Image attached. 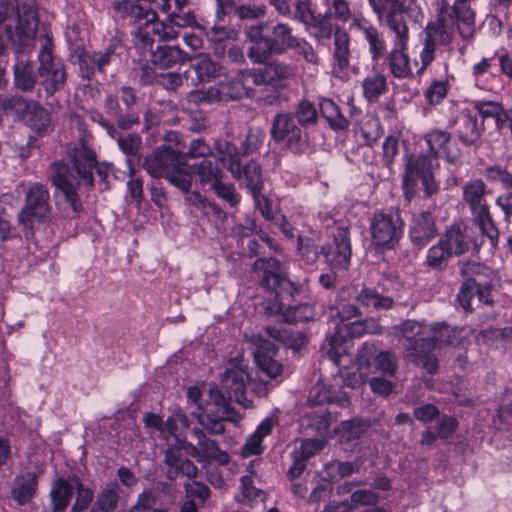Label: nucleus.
<instances>
[{"label":"nucleus","instance_id":"5","mask_svg":"<svg viewBox=\"0 0 512 512\" xmlns=\"http://www.w3.org/2000/svg\"><path fill=\"white\" fill-rule=\"evenodd\" d=\"M404 221L398 211L376 212L369 223L371 245L376 250H392L404 232Z\"/></svg>","mask_w":512,"mask_h":512},{"label":"nucleus","instance_id":"43","mask_svg":"<svg viewBox=\"0 0 512 512\" xmlns=\"http://www.w3.org/2000/svg\"><path fill=\"white\" fill-rule=\"evenodd\" d=\"M265 332L269 337L282 342L285 346L293 349H301L307 343L306 336L299 331L267 326L265 327Z\"/></svg>","mask_w":512,"mask_h":512},{"label":"nucleus","instance_id":"32","mask_svg":"<svg viewBox=\"0 0 512 512\" xmlns=\"http://www.w3.org/2000/svg\"><path fill=\"white\" fill-rule=\"evenodd\" d=\"M333 69L334 71H345L350 65V36L340 26H336V33L333 39Z\"/></svg>","mask_w":512,"mask_h":512},{"label":"nucleus","instance_id":"35","mask_svg":"<svg viewBox=\"0 0 512 512\" xmlns=\"http://www.w3.org/2000/svg\"><path fill=\"white\" fill-rule=\"evenodd\" d=\"M118 56L115 53L114 47H108L104 52H98L90 54H84L80 57V68L81 70L86 67L84 72L86 76H89L95 70L103 72L105 68L111 63L117 60Z\"/></svg>","mask_w":512,"mask_h":512},{"label":"nucleus","instance_id":"56","mask_svg":"<svg viewBox=\"0 0 512 512\" xmlns=\"http://www.w3.org/2000/svg\"><path fill=\"white\" fill-rule=\"evenodd\" d=\"M361 463L360 461L355 462H341V461H332L326 465V470L328 476L331 480H335L337 478H344L356 473L360 470Z\"/></svg>","mask_w":512,"mask_h":512},{"label":"nucleus","instance_id":"47","mask_svg":"<svg viewBox=\"0 0 512 512\" xmlns=\"http://www.w3.org/2000/svg\"><path fill=\"white\" fill-rule=\"evenodd\" d=\"M453 255L440 239L431 246L426 254L425 264L433 270L445 269Z\"/></svg>","mask_w":512,"mask_h":512},{"label":"nucleus","instance_id":"12","mask_svg":"<svg viewBox=\"0 0 512 512\" xmlns=\"http://www.w3.org/2000/svg\"><path fill=\"white\" fill-rule=\"evenodd\" d=\"M391 40L392 49L384 56L390 73L398 79L411 78L413 71L408 54L410 33L391 35Z\"/></svg>","mask_w":512,"mask_h":512},{"label":"nucleus","instance_id":"22","mask_svg":"<svg viewBox=\"0 0 512 512\" xmlns=\"http://www.w3.org/2000/svg\"><path fill=\"white\" fill-rule=\"evenodd\" d=\"M409 238L418 248L425 247L438 235L436 223L430 212L421 211L413 214L409 225Z\"/></svg>","mask_w":512,"mask_h":512},{"label":"nucleus","instance_id":"17","mask_svg":"<svg viewBox=\"0 0 512 512\" xmlns=\"http://www.w3.org/2000/svg\"><path fill=\"white\" fill-rule=\"evenodd\" d=\"M350 28L362 33L373 61L384 58L387 52V44L383 33L376 26L363 16H354Z\"/></svg>","mask_w":512,"mask_h":512},{"label":"nucleus","instance_id":"8","mask_svg":"<svg viewBox=\"0 0 512 512\" xmlns=\"http://www.w3.org/2000/svg\"><path fill=\"white\" fill-rule=\"evenodd\" d=\"M270 134L276 143L284 144L295 153H299L306 142L301 126L291 113L276 114L271 123Z\"/></svg>","mask_w":512,"mask_h":512},{"label":"nucleus","instance_id":"16","mask_svg":"<svg viewBox=\"0 0 512 512\" xmlns=\"http://www.w3.org/2000/svg\"><path fill=\"white\" fill-rule=\"evenodd\" d=\"M255 272H262L263 284L267 289L280 294L286 287H291V281L286 277L285 271L275 258H260L253 264Z\"/></svg>","mask_w":512,"mask_h":512},{"label":"nucleus","instance_id":"52","mask_svg":"<svg viewBox=\"0 0 512 512\" xmlns=\"http://www.w3.org/2000/svg\"><path fill=\"white\" fill-rule=\"evenodd\" d=\"M293 116L301 127L314 126L318 122V110L307 99H302L296 104Z\"/></svg>","mask_w":512,"mask_h":512},{"label":"nucleus","instance_id":"38","mask_svg":"<svg viewBox=\"0 0 512 512\" xmlns=\"http://www.w3.org/2000/svg\"><path fill=\"white\" fill-rule=\"evenodd\" d=\"M295 67L280 60H273L266 63L265 74L268 82L278 88H286V81L295 76Z\"/></svg>","mask_w":512,"mask_h":512},{"label":"nucleus","instance_id":"33","mask_svg":"<svg viewBox=\"0 0 512 512\" xmlns=\"http://www.w3.org/2000/svg\"><path fill=\"white\" fill-rule=\"evenodd\" d=\"M37 476L34 472H26L15 477L11 489L14 501L19 505L30 502L36 494Z\"/></svg>","mask_w":512,"mask_h":512},{"label":"nucleus","instance_id":"48","mask_svg":"<svg viewBox=\"0 0 512 512\" xmlns=\"http://www.w3.org/2000/svg\"><path fill=\"white\" fill-rule=\"evenodd\" d=\"M356 300L362 306L375 309H390L394 304L391 297L381 295L373 288H363L356 296Z\"/></svg>","mask_w":512,"mask_h":512},{"label":"nucleus","instance_id":"24","mask_svg":"<svg viewBox=\"0 0 512 512\" xmlns=\"http://www.w3.org/2000/svg\"><path fill=\"white\" fill-rule=\"evenodd\" d=\"M440 240L455 256L466 253L472 245H476L473 242L472 230L462 223H455L447 228Z\"/></svg>","mask_w":512,"mask_h":512},{"label":"nucleus","instance_id":"57","mask_svg":"<svg viewBox=\"0 0 512 512\" xmlns=\"http://www.w3.org/2000/svg\"><path fill=\"white\" fill-rule=\"evenodd\" d=\"M192 417L197 419L198 423L202 426L201 429L205 430L211 435H221L225 432V427L221 419L213 418L210 415L203 413V408L198 407L197 411L191 413Z\"/></svg>","mask_w":512,"mask_h":512},{"label":"nucleus","instance_id":"36","mask_svg":"<svg viewBox=\"0 0 512 512\" xmlns=\"http://www.w3.org/2000/svg\"><path fill=\"white\" fill-rule=\"evenodd\" d=\"M494 279L495 274L490 269V273H485L484 275V272H481V275L477 276V278L472 280H465L457 295L460 305L466 311L472 310V295L475 288L483 287L485 285H492Z\"/></svg>","mask_w":512,"mask_h":512},{"label":"nucleus","instance_id":"13","mask_svg":"<svg viewBox=\"0 0 512 512\" xmlns=\"http://www.w3.org/2000/svg\"><path fill=\"white\" fill-rule=\"evenodd\" d=\"M245 339L255 346L254 359L258 367L270 378L279 376L283 367L273 358L278 351L277 346L260 334H252Z\"/></svg>","mask_w":512,"mask_h":512},{"label":"nucleus","instance_id":"44","mask_svg":"<svg viewBox=\"0 0 512 512\" xmlns=\"http://www.w3.org/2000/svg\"><path fill=\"white\" fill-rule=\"evenodd\" d=\"M297 36L292 33V28L282 22L277 23L272 28V37L270 40L276 49V55H282L291 48Z\"/></svg>","mask_w":512,"mask_h":512},{"label":"nucleus","instance_id":"41","mask_svg":"<svg viewBox=\"0 0 512 512\" xmlns=\"http://www.w3.org/2000/svg\"><path fill=\"white\" fill-rule=\"evenodd\" d=\"M153 0H114L111 3L113 16L117 19L128 20L133 23L138 20L137 9L153 10L150 7H144L141 2L151 3Z\"/></svg>","mask_w":512,"mask_h":512},{"label":"nucleus","instance_id":"31","mask_svg":"<svg viewBox=\"0 0 512 512\" xmlns=\"http://www.w3.org/2000/svg\"><path fill=\"white\" fill-rule=\"evenodd\" d=\"M71 158L74 168L77 171L80 179L84 182V184L92 185V170L96 164V157L94 152L90 148L84 145H80L79 147L75 148Z\"/></svg>","mask_w":512,"mask_h":512},{"label":"nucleus","instance_id":"21","mask_svg":"<svg viewBox=\"0 0 512 512\" xmlns=\"http://www.w3.org/2000/svg\"><path fill=\"white\" fill-rule=\"evenodd\" d=\"M320 253L334 268L347 269L352 254L348 229L338 228L334 235V247L323 246Z\"/></svg>","mask_w":512,"mask_h":512},{"label":"nucleus","instance_id":"50","mask_svg":"<svg viewBox=\"0 0 512 512\" xmlns=\"http://www.w3.org/2000/svg\"><path fill=\"white\" fill-rule=\"evenodd\" d=\"M201 185H211L213 188L222 178V172L216 164L210 160H202L193 166Z\"/></svg>","mask_w":512,"mask_h":512},{"label":"nucleus","instance_id":"39","mask_svg":"<svg viewBox=\"0 0 512 512\" xmlns=\"http://www.w3.org/2000/svg\"><path fill=\"white\" fill-rule=\"evenodd\" d=\"M319 109L323 118L333 131H346L349 128L348 119L341 113L334 101L323 98L319 103Z\"/></svg>","mask_w":512,"mask_h":512},{"label":"nucleus","instance_id":"58","mask_svg":"<svg viewBox=\"0 0 512 512\" xmlns=\"http://www.w3.org/2000/svg\"><path fill=\"white\" fill-rule=\"evenodd\" d=\"M453 33L451 29L444 23H436L428 25L425 31V38L432 42V45L443 44L448 45L452 41Z\"/></svg>","mask_w":512,"mask_h":512},{"label":"nucleus","instance_id":"7","mask_svg":"<svg viewBox=\"0 0 512 512\" xmlns=\"http://www.w3.org/2000/svg\"><path fill=\"white\" fill-rule=\"evenodd\" d=\"M18 219L25 227L32 228L35 223H44L51 219L50 194L45 185L31 183L25 197V206Z\"/></svg>","mask_w":512,"mask_h":512},{"label":"nucleus","instance_id":"63","mask_svg":"<svg viewBox=\"0 0 512 512\" xmlns=\"http://www.w3.org/2000/svg\"><path fill=\"white\" fill-rule=\"evenodd\" d=\"M435 46L432 45L430 40L424 38L422 50L419 53V60H414V66L416 68V75L422 76L427 67L435 59Z\"/></svg>","mask_w":512,"mask_h":512},{"label":"nucleus","instance_id":"59","mask_svg":"<svg viewBox=\"0 0 512 512\" xmlns=\"http://www.w3.org/2000/svg\"><path fill=\"white\" fill-rule=\"evenodd\" d=\"M75 493L76 499L71 507V512H83L92 503L94 492L91 488L85 486L83 482L78 478L76 479Z\"/></svg>","mask_w":512,"mask_h":512},{"label":"nucleus","instance_id":"54","mask_svg":"<svg viewBox=\"0 0 512 512\" xmlns=\"http://www.w3.org/2000/svg\"><path fill=\"white\" fill-rule=\"evenodd\" d=\"M222 94L223 90H221L220 84H216L205 90L191 91L187 97L189 102L195 104H211L224 101Z\"/></svg>","mask_w":512,"mask_h":512},{"label":"nucleus","instance_id":"34","mask_svg":"<svg viewBox=\"0 0 512 512\" xmlns=\"http://www.w3.org/2000/svg\"><path fill=\"white\" fill-rule=\"evenodd\" d=\"M274 425L275 420L273 418H265L258 425L256 431L247 438L246 443L241 449L242 456L249 457L261 454L264 450L262 441L266 436L271 434Z\"/></svg>","mask_w":512,"mask_h":512},{"label":"nucleus","instance_id":"11","mask_svg":"<svg viewBox=\"0 0 512 512\" xmlns=\"http://www.w3.org/2000/svg\"><path fill=\"white\" fill-rule=\"evenodd\" d=\"M52 175L50 176L52 184L62 193L66 203L71 207L74 213L82 209V204L78 195L80 181L70 172L69 167L62 161L51 164Z\"/></svg>","mask_w":512,"mask_h":512},{"label":"nucleus","instance_id":"18","mask_svg":"<svg viewBox=\"0 0 512 512\" xmlns=\"http://www.w3.org/2000/svg\"><path fill=\"white\" fill-rule=\"evenodd\" d=\"M249 375L242 367L231 363L221 375L222 388L226 389L230 398H234L236 402L245 408L252 406V401L246 397V383Z\"/></svg>","mask_w":512,"mask_h":512},{"label":"nucleus","instance_id":"3","mask_svg":"<svg viewBox=\"0 0 512 512\" xmlns=\"http://www.w3.org/2000/svg\"><path fill=\"white\" fill-rule=\"evenodd\" d=\"M137 13L138 20L130 24L133 27L132 38L136 47L152 50L153 36H157L162 42L174 41L179 37V31L173 28L168 16L160 21L155 10L137 9Z\"/></svg>","mask_w":512,"mask_h":512},{"label":"nucleus","instance_id":"20","mask_svg":"<svg viewBox=\"0 0 512 512\" xmlns=\"http://www.w3.org/2000/svg\"><path fill=\"white\" fill-rule=\"evenodd\" d=\"M436 164L437 160L428 154H421L408 160L403 176V189L408 200L414 195L417 180L430 175Z\"/></svg>","mask_w":512,"mask_h":512},{"label":"nucleus","instance_id":"51","mask_svg":"<svg viewBox=\"0 0 512 512\" xmlns=\"http://www.w3.org/2000/svg\"><path fill=\"white\" fill-rule=\"evenodd\" d=\"M282 317L288 323L306 322L315 320L317 313L313 305L303 303L287 307L282 311Z\"/></svg>","mask_w":512,"mask_h":512},{"label":"nucleus","instance_id":"42","mask_svg":"<svg viewBox=\"0 0 512 512\" xmlns=\"http://www.w3.org/2000/svg\"><path fill=\"white\" fill-rule=\"evenodd\" d=\"M118 501L119 486L117 483H110L97 494L91 512H113Z\"/></svg>","mask_w":512,"mask_h":512},{"label":"nucleus","instance_id":"64","mask_svg":"<svg viewBox=\"0 0 512 512\" xmlns=\"http://www.w3.org/2000/svg\"><path fill=\"white\" fill-rule=\"evenodd\" d=\"M292 50L301 56L307 63L316 65L319 63V56L314 47L305 38L297 37L291 46Z\"/></svg>","mask_w":512,"mask_h":512},{"label":"nucleus","instance_id":"45","mask_svg":"<svg viewBox=\"0 0 512 512\" xmlns=\"http://www.w3.org/2000/svg\"><path fill=\"white\" fill-rule=\"evenodd\" d=\"M482 175L490 182H498L505 187L512 186V155H510L504 166L500 164L490 165L484 168Z\"/></svg>","mask_w":512,"mask_h":512},{"label":"nucleus","instance_id":"23","mask_svg":"<svg viewBox=\"0 0 512 512\" xmlns=\"http://www.w3.org/2000/svg\"><path fill=\"white\" fill-rule=\"evenodd\" d=\"M425 142L430 150V156L437 160L439 155L446 158L451 164H458L461 161V151L458 148L452 149L450 145V134L446 131L435 129L424 136Z\"/></svg>","mask_w":512,"mask_h":512},{"label":"nucleus","instance_id":"19","mask_svg":"<svg viewBox=\"0 0 512 512\" xmlns=\"http://www.w3.org/2000/svg\"><path fill=\"white\" fill-rule=\"evenodd\" d=\"M13 101L15 108L25 113V122L34 132L43 135L53 130L50 114L43 106L23 98Z\"/></svg>","mask_w":512,"mask_h":512},{"label":"nucleus","instance_id":"6","mask_svg":"<svg viewBox=\"0 0 512 512\" xmlns=\"http://www.w3.org/2000/svg\"><path fill=\"white\" fill-rule=\"evenodd\" d=\"M219 152L223 166L231 172L235 179L241 180L250 193H258L259 190H262L261 167L258 163L252 160L242 168L237 147L232 143L227 142L224 147H219Z\"/></svg>","mask_w":512,"mask_h":512},{"label":"nucleus","instance_id":"40","mask_svg":"<svg viewBox=\"0 0 512 512\" xmlns=\"http://www.w3.org/2000/svg\"><path fill=\"white\" fill-rule=\"evenodd\" d=\"M14 82L23 91H30L34 88L36 74L32 61L23 56L18 57L14 65Z\"/></svg>","mask_w":512,"mask_h":512},{"label":"nucleus","instance_id":"14","mask_svg":"<svg viewBox=\"0 0 512 512\" xmlns=\"http://www.w3.org/2000/svg\"><path fill=\"white\" fill-rule=\"evenodd\" d=\"M454 136L463 146L478 148L484 132L483 122H479L476 115L461 112L450 121Z\"/></svg>","mask_w":512,"mask_h":512},{"label":"nucleus","instance_id":"1","mask_svg":"<svg viewBox=\"0 0 512 512\" xmlns=\"http://www.w3.org/2000/svg\"><path fill=\"white\" fill-rule=\"evenodd\" d=\"M402 332L408 342L405 346L409 360L429 374H435L439 366L434 350L445 345H458L462 330L444 323L407 320L402 325Z\"/></svg>","mask_w":512,"mask_h":512},{"label":"nucleus","instance_id":"26","mask_svg":"<svg viewBox=\"0 0 512 512\" xmlns=\"http://www.w3.org/2000/svg\"><path fill=\"white\" fill-rule=\"evenodd\" d=\"M151 63L161 69L172 68L190 60L188 54L179 46L159 45L151 52Z\"/></svg>","mask_w":512,"mask_h":512},{"label":"nucleus","instance_id":"25","mask_svg":"<svg viewBox=\"0 0 512 512\" xmlns=\"http://www.w3.org/2000/svg\"><path fill=\"white\" fill-rule=\"evenodd\" d=\"M76 479L59 477L53 482L49 493L53 512H63L68 507L75 493Z\"/></svg>","mask_w":512,"mask_h":512},{"label":"nucleus","instance_id":"2","mask_svg":"<svg viewBox=\"0 0 512 512\" xmlns=\"http://www.w3.org/2000/svg\"><path fill=\"white\" fill-rule=\"evenodd\" d=\"M38 28L32 4L0 0V50L10 44L17 54L34 47Z\"/></svg>","mask_w":512,"mask_h":512},{"label":"nucleus","instance_id":"49","mask_svg":"<svg viewBox=\"0 0 512 512\" xmlns=\"http://www.w3.org/2000/svg\"><path fill=\"white\" fill-rule=\"evenodd\" d=\"M198 79L203 81H211L221 74L222 67L214 62L208 54H199L196 56V62L193 65Z\"/></svg>","mask_w":512,"mask_h":512},{"label":"nucleus","instance_id":"61","mask_svg":"<svg viewBox=\"0 0 512 512\" xmlns=\"http://www.w3.org/2000/svg\"><path fill=\"white\" fill-rule=\"evenodd\" d=\"M473 216L478 222L483 234L489 238L491 244L494 246L498 241L499 231L492 220L489 209H486L483 213H476Z\"/></svg>","mask_w":512,"mask_h":512},{"label":"nucleus","instance_id":"4","mask_svg":"<svg viewBox=\"0 0 512 512\" xmlns=\"http://www.w3.org/2000/svg\"><path fill=\"white\" fill-rule=\"evenodd\" d=\"M379 21H384L390 35L410 33L406 17L418 18L420 8L416 0H369Z\"/></svg>","mask_w":512,"mask_h":512},{"label":"nucleus","instance_id":"55","mask_svg":"<svg viewBox=\"0 0 512 512\" xmlns=\"http://www.w3.org/2000/svg\"><path fill=\"white\" fill-rule=\"evenodd\" d=\"M314 402L317 404L332 403L346 407L350 404V399L346 392L329 387L321 389L315 396Z\"/></svg>","mask_w":512,"mask_h":512},{"label":"nucleus","instance_id":"15","mask_svg":"<svg viewBox=\"0 0 512 512\" xmlns=\"http://www.w3.org/2000/svg\"><path fill=\"white\" fill-rule=\"evenodd\" d=\"M371 360L374 364V373L379 372L383 376L392 377L398 370V360L395 354L389 351H378L374 344L364 343L358 351V361L368 368Z\"/></svg>","mask_w":512,"mask_h":512},{"label":"nucleus","instance_id":"29","mask_svg":"<svg viewBox=\"0 0 512 512\" xmlns=\"http://www.w3.org/2000/svg\"><path fill=\"white\" fill-rule=\"evenodd\" d=\"M192 435L198 441L203 461L213 460L220 465H226L229 463L230 457L228 453L219 448L216 440L207 437L203 429L196 427L193 428Z\"/></svg>","mask_w":512,"mask_h":512},{"label":"nucleus","instance_id":"28","mask_svg":"<svg viewBox=\"0 0 512 512\" xmlns=\"http://www.w3.org/2000/svg\"><path fill=\"white\" fill-rule=\"evenodd\" d=\"M365 335L364 321L356 320L348 322L347 324H337L335 335L329 338V350L327 355L331 361L335 364H339L340 354L336 350V344L342 341L346 336L349 337H361Z\"/></svg>","mask_w":512,"mask_h":512},{"label":"nucleus","instance_id":"27","mask_svg":"<svg viewBox=\"0 0 512 512\" xmlns=\"http://www.w3.org/2000/svg\"><path fill=\"white\" fill-rule=\"evenodd\" d=\"M487 193V185L481 179H472L465 183L463 200L469 206L472 215L489 209L485 198Z\"/></svg>","mask_w":512,"mask_h":512},{"label":"nucleus","instance_id":"60","mask_svg":"<svg viewBox=\"0 0 512 512\" xmlns=\"http://www.w3.org/2000/svg\"><path fill=\"white\" fill-rule=\"evenodd\" d=\"M165 179L182 190L183 192H188L192 186V176L189 171L184 169V166H176L174 167L166 176Z\"/></svg>","mask_w":512,"mask_h":512},{"label":"nucleus","instance_id":"30","mask_svg":"<svg viewBox=\"0 0 512 512\" xmlns=\"http://www.w3.org/2000/svg\"><path fill=\"white\" fill-rule=\"evenodd\" d=\"M468 1L454 0L452 6L457 29L463 39H469L475 33V12L469 6Z\"/></svg>","mask_w":512,"mask_h":512},{"label":"nucleus","instance_id":"62","mask_svg":"<svg viewBox=\"0 0 512 512\" xmlns=\"http://www.w3.org/2000/svg\"><path fill=\"white\" fill-rule=\"evenodd\" d=\"M449 82L447 80H435L425 90V98L431 105H438L447 96Z\"/></svg>","mask_w":512,"mask_h":512},{"label":"nucleus","instance_id":"37","mask_svg":"<svg viewBox=\"0 0 512 512\" xmlns=\"http://www.w3.org/2000/svg\"><path fill=\"white\" fill-rule=\"evenodd\" d=\"M336 26L331 21L329 13L316 15L307 26L306 31L315 39L317 43H323L335 37Z\"/></svg>","mask_w":512,"mask_h":512},{"label":"nucleus","instance_id":"46","mask_svg":"<svg viewBox=\"0 0 512 512\" xmlns=\"http://www.w3.org/2000/svg\"><path fill=\"white\" fill-rule=\"evenodd\" d=\"M362 87L363 95L369 102L377 101L387 90L386 77L380 72H375L363 80Z\"/></svg>","mask_w":512,"mask_h":512},{"label":"nucleus","instance_id":"9","mask_svg":"<svg viewBox=\"0 0 512 512\" xmlns=\"http://www.w3.org/2000/svg\"><path fill=\"white\" fill-rule=\"evenodd\" d=\"M39 62L38 75L40 83L47 94L53 95L56 91L63 88L66 82V71L63 62L52 56L48 40L42 45L39 53Z\"/></svg>","mask_w":512,"mask_h":512},{"label":"nucleus","instance_id":"53","mask_svg":"<svg viewBox=\"0 0 512 512\" xmlns=\"http://www.w3.org/2000/svg\"><path fill=\"white\" fill-rule=\"evenodd\" d=\"M272 55H276V49L270 37L251 44L247 50V56L254 64H266Z\"/></svg>","mask_w":512,"mask_h":512},{"label":"nucleus","instance_id":"10","mask_svg":"<svg viewBox=\"0 0 512 512\" xmlns=\"http://www.w3.org/2000/svg\"><path fill=\"white\" fill-rule=\"evenodd\" d=\"M186 165V155L172 146L158 147L144 159V169L153 177H164L176 166Z\"/></svg>","mask_w":512,"mask_h":512}]
</instances>
